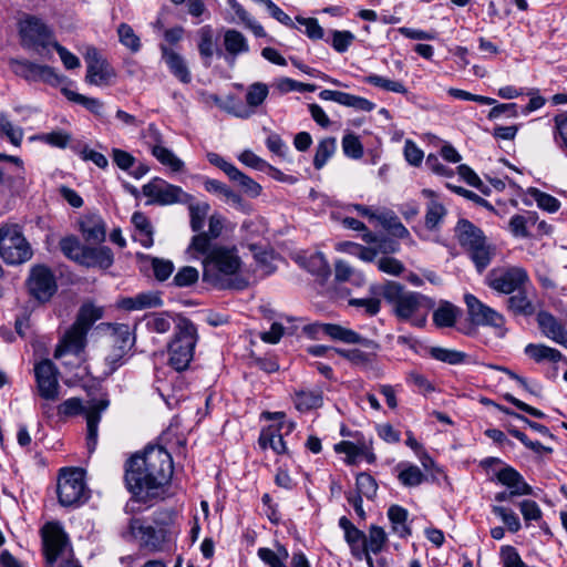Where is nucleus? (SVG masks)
<instances>
[{
    "instance_id": "obj_1",
    "label": "nucleus",
    "mask_w": 567,
    "mask_h": 567,
    "mask_svg": "<svg viewBox=\"0 0 567 567\" xmlns=\"http://www.w3.org/2000/svg\"><path fill=\"white\" fill-rule=\"evenodd\" d=\"M202 262L203 280L217 289L243 290L249 285L236 246L215 245Z\"/></svg>"
},
{
    "instance_id": "obj_2",
    "label": "nucleus",
    "mask_w": 567,
    "mask_h": 567,
    "mask_svg": "<svg viewBox=\"0 0 567 567\" xmlns=\"http://www.w3.org/2000/svg\"><path fill=\"white\" fill-rule=\"evenodd\" d=\"M383 297L393 305L395 316L412 326L424 327L433 302L427 297L412 291H403V287L394 281L386 282L382 288Z\"/></svg>"
},
{
    "instance_id": "obj_3",
    "label": "nucleus",
    "mask_w": 567,
    "mask_h": 567,
    "mask_svg": "<svg viewBox=\"0 0 567 567\" xmlns=\"http://www.w3.org/2000/svg\"><path fill=\"white\" fill-rule=\"evenodd\" d=\"M148 474L147 484L164 485L173 474V462L171 454L162 446H148L143 453L133 455L128 461L130 482H141L138 475ZM135 485V483H132Z\"/></svg>"
},
{
    "instance_id": "obj_4",
    "label": "nucleus",
    "mask_w": 567,
    "mask_h": 567,
    "mask_svg": "<svg viewBox=\"0 0 567 567\" xmlns=\"http://www.w3.org/2000/svg\"><path fill=\"white\" fill-rule=\"evenodd\" d=\"M198 341L197 328L187 318H179L167 344L168 364L177 372L188 368Z\"/></svg>"
},
{
    "instance_id": "obj_5",
    "label": "nucleus",
    "mask_w": 567,
    "mask_h": 567,
    "mask_svg": "<svg viewBox=\"0 0 567 567\" xmlns=\"http://www.w3.org/2000/svg\"><path fill=\"white\" fill-rule=\"evenodd\" d=\"M105 399H92L85 404L78 398H70L58 406V413L63 416L84 415L86 420V445L93 452L97 444V430L101 414L107 409Z\"/></svg>"
},
{
    "instance_id": "obj_6",
    "label": "nucleus",
    "mask_w": 567,
    "mask_h": 567,
    "mask_svg": "<svg viewBox=\"0 0 567 567\" xmlns=\"http://www.w3.org/2000/svg\"><path fill=\"white\" fill-rule=\"evenodd\" d=\"M455 231L458 243L467 250L476 269L482 272L495 256V247L488 244L483 231L468 220H460Z\"/></svg>"
},
{
    "instance_id": "obj_7",
    "label": "nucleus",
    "mask_w": 567,
    "mask_h": 567,
    "mask_svg": "<svg viewBox=\"0 0 567 567\" xmlns=\"http://www.w3.org/2000/svg\"><path fill=\"white\" fill-rule=\"evenodd\" d=\"M33 255L32 248L17 224L0 226V257L7 265L27 262Z\"/></svg>"
},
{
    "instance_id": "obj_8",
    "label": "nucleus",
    "mask_w": 567,
    "mask_h": 567,
    "mask_svg": "<svg viewBox=\"0 0 567 567\" xmlns=\"http://www.w3.org/2000/svg\"><path fill=\"white\" fill-rule=\"evenodd\" d=\"M485 281L492 290L503 295H512L518 289L530 286L529 275L520 266L494 268L487 274Z\"/></svg>"
},
{
    "instance_id": "obj_9",
    "label": "nucleus",
    "mask_w": 567,
    "mask_h": 567,
    "mask_svg": "<svg viewBox=\"0 0 567 567\" xmlns=\"http://www.w3.org/2000/svg\"><path fill=\"white\" fill-rule=\"evenodd\" d=\"M58 496L62 506H79L89 495L81 468H63L58 480Z\"/></svg>"
},
{
    "instance_id": "obj_10",
    "label": "nucleus",
    "mask_w": 567,
    "mask_h": 567,
    "mask_svg": "<svg viewBox=\"0 0 567 567\" xmlns=\"http://www.w3.org/2000/svg\"><path fill=\"white\" fill-rule=\"evenodd\" d=\"M43 542L47 558L50 563L61 560L60 567H81L72 559L71 547L65 533L58 523H48L43 527Z\"/></svg>"
},
{
    "instance_id": "obj_11",
    "label": "nucleus",
    "mask_w": 567,
    "mask_h": 567,
    "mask_svg": "<svg viewBox=\"0 0 567 567\" xmlns=\"http://www.w3.org/2000/svg\"><path fill=\"white\" fill-rule=\"evenodd\" d=\"M19 31L23 47L32 49L40 55L52 44V37L47 25L38 18L27 16L19 22Z\"/></svg>"
},
{
    "instance_id": "obj_12",
    "label": "nucleus",
    "mask_w": 567,
    "mask_h": 567,
    "mask_svg": "<svg viewBox=\"0 0 567 567\" xmlns=\"http://www.w3.org/2000/svg\"><path fill=\"white\" fill-rule=\"evenodd\" d=\"M112 348L105 357L106 373H113L126 362V355L135 343V337L127 324H117L111 334Z\"/></svg>"
},
{
    "instance_id": "obj_13",
    "label": "nucleus",
    "mask_w": 567,
    "mask_h": 567,
    "mask_svg": "<svg viewBox=\"0 0 567 567\" xmlns=\"http://www.w3.org/2000/svg\"><path fill=\"white\" fill-rule=\"evenodd\" d=\"M10 66L16 75L28 82H44L51 86H58L65 80L53 68L28 60H12Z\"/></svg>"
},
{
    "instance_id": "obj_14",
    "label": "nucleus",
    "mask_w": 567,
    "mask_h": 567,
    "mask_svg": "<svg viewBox=\"0 0 567 567\" xmlns=\"http://www.w3.org/2000/svg\"><path fill=\"white\" fill-rule=\"evenodd\" d=\"M38 394L47 402L59 399L60 383L59 372L54 363L49 359L38 361L33 367Z\"/></svg>"
},
{
    "instance_id": "obj_15",
    "label": "nucleus",
    "mask_w": 567,
    "mask_h": 567,
    "mask_svg": "<svg viewBox=\"0 0 567 567\" xmlns=\"http://www.w3.org/2000/svg\"><path fill=\"white\" fill-rule=\"evenodd\" d=\"M27 287L29 293L39 302L49 301L58 290L53 272L43 265H37L30 269Z\"/></svg>"
},
{
    "instance_id": "obj_16",
    "label": "nucleus",
    "mask_w": 567,
    "mask_h": 567,
    "mask_svg": "<svg viewBox=\"0 0 567 567\" xmlns=\"http://www.w3.org/2000/svg\"><path fill=\"white\" fill-rule=\"evenodd\" d=\"M305 332L312 339L320 340L323 336L329 337L332 340L341 341L349 344H372L371 341L362 338L354 330L348 329L340 324L333 323H311L303 328Z\"/></svg>"
},
{
    "instance_id": "obj_17",
    "label": "nucleus",
    "mask_w": 567,
    "mask_h": 567,
    "mask_svg": "<svg viewBox=\"0 0 567 567\" xmlns=\"http://www.w3.org/2000/svg\"><path fill=\"white\" fill-rule=\"evenodd\" d=\"M143 194L150 198V203L159 205H172L190 198L179 186L169 184L158 177L143 186Z\"/></svg>"
},
{
    "instance_id": "obj_18",
    "label": "nucleus",
    "mask_w": 567,
    "mask_h": 567,
    "mask_svg": "<svg viewBox=\"0 0 567 567\" xmlns=\"http://www.w3.org/2000/svg\"><path fill=\"white\" fill-rule=\"evenodd\" d=\"M86 63L85 81L95 86H109L116 76L115 70L102 59L96 49L89 48L84 55Z\"/></svg>"
},
{
    "instance_id": "obj_19",
    "label": "nucleus",
    "mask_w": 567,
    "mask_h": 567,
    "mask_svg": "<svg viewBox=\"0 0 567 567\" xmlns=\"http://www.w3.org/2000/svg\"><path fill=\"white\" fill-rule=\"evenodd\" d=\"M464 302L467 308L470 320L473 324L493 327L495 329L503 330L505 318L501 312L483 303L472 293H466L464 296Z\"/></svg>"
},
{
    "instance_id": "obj_20",
    "label": "nucleus",
    "mask_w": 567,
    "mask_h": 567,
    "mask_svg": "<svg viewBox=\"0 0 567 567\" xmlns=\"http://www.w3.org/2000/svg\"><path fill=\"white\" fill-rule=\"evenodd\" d=\"M131 535L140 542L141 547L151 550H163L165 544L169 540V534L166 528H154L151 525H144L141 519H131Z\"/></svg>"
},
{
    "instance_id": "obj_21",
    "label": "nucleus",
    "mask_w": 567,
    "mask_h": 567,
    "mask_svg": "<svg viewBox=\"0 0 567 567\" xmlns=\"http://www.w3.org/2000/svg\"><path fill=\"white\" fill-rule=\"evenodd\" d=\"M223 45L225 52L217 51V54L223 56L229 65L235 64L238 55L245 54L249 51V44L246 37L235 29L225 30Z\"/></svg>"
},
{
    "instance_id": "obj_22",
    "label": "nucleus",
    "mask_w": 567,
    "mask_h": 567,
    "mask_svg": "<svg viewBox=\"0 0 567 567\" xmlns=\"http://www.w3.org/2000/svg\"><path fill=\"white\" fill-rule=\"evenodd\" d=\"M87 332L74 323L58 344L54 357L60 359L65 354H80L85 347Z\"/></svg>"
},
{
    "instance_id": "obj_23",
    "label": "nucleus",
    "mask_w": 567,
    "mask_h": 567,
    "mask_svg": "<svg viewBox=\"0 0 567 567\" xmlns=\"http://www.w3.org/2000/svg\"><path fill=\"white\" fill-rule=\"evenodd\" d=\"M495 476L501 485L511 491V494H516L518 496L533 494V487L525 481L518 471L509 465L501 468Z\"/></svg>"
},
{
    "instance_id": "obj_24",
    "label": "nucleus",
    "mask_w": 567,
    "mask_h": 567,
    "mask_svg": "<svg viewBox=\"0 0 567 567\" xmlns=\"http://www.w3.org/2000/svg\"><path fill=\"white\" fill-rule=\"evenodd\" d=\"M159 50L162 60L167 65L169 72L182 83L188 84L192 81V74L184 58L165 43L159 44Z\"/></svg>"
},
{
    "instance_id": "obj_25",
    "label": "nucleus",
    "mask_w": 567,
    "mask_h": 567,
    "mask_svg": "<svg viewBox=\"0 0 567 567\" xmlns=\"http://www.w3.org/2000/svg\"><path fill=\"white\" fill-rule=\"evenodd\" d=\"M537 323L545 337L567 349V330L551 313L538 312Z\"/></svg>"
},
{
    "instance_id": "obj_26",
    "label": "nucleus",
    "mask_w": 567,
    "mask_h": 567,
    "mask_svg": "<svg viewBox=\"0 0 567 567\" xmlns=\"http://www.w3.org/2000/svg\"><path fill=\"white\" fill-rule=\"evenodd\" d=\"M162 305L163 300L159 293L154 291L141 292L134 297H125L117 301L118 308L126 311L157 308Z\"/></svg>"
},
{
    "instance_id": "obj_27",
    "label": "nucleus",
    "mask_w": 567,
    "mask_h": 567,
    "mask_svg": "<svg viewBox=\"0 0 567 567\" xmlns=\"http://www.w3.org/2000/svg\"><path fill=\"white\" fill-rule=\"evenodd\" d=\"M204 188L216 196H218L226 204L234 206L237 209L245 210L246 203L243 197L234 192L226 184L217 179H206L204 182Z\"/></svg>"
},
{
    "instance_id": "obj_28",
    "label": "nucleus",
    "mask_w": 567,
    "mask_h": 567,
    "mask_svg": "<svg viewBox=\"0 0 567 567\" xmlns=\"http://www.w3.org/2000/svg\"><path fill=\"white\" fill-rule=\"evenodd\" d=\"M506 308L515 316H533L535 313V306L528 296L527 287L512 293L506 301Z\"/></svg>"
},
{
    "instance_id": "obj_29",
    "label": "nucleus",
    "mask_w": 567,
    "mask_h": 567,
    "mask_svg": "<svg viewBox=\"0 0 567 567\" xmlns=\"http://www.w3.org/2000/svg\"><path fill=\"white\" fill-rule=\"evenodd\" d=\"M422 194L430 198L426 206L425 226L429 229H437L446 216V208L437 200L435 193L431 189H423Z\"/></svg>"
},
{
    "instance_id": "obj_30",
    "label": "nucleus",
    "mask_w": 567,
    "mask_h": 567,
    "mask_svg": "<svg viewBox=\"0 0 567 567\" xmlns=\"http://www.w3.org/2000/svg\"><path fill=\"white\" fill-rule=\"evenodd\" d=\"M80 228L86 240L100 243L105 238V226L97 214L84 215L80 220Z\"/></svg>"
},
{
    "instance_id": "obj_31",
    "label": "nucleus",
    "mask_w": 567,
    "mask_h": 567,
    "mask_svg": "<svg viewBox=\"0 0 567 567\" xmlns=\"http://www.w3.org/2000/svg\"><path fill=\"white\" fill-rule=\"evenodd\" d=\"M386 540L388 536L382 527L373 525L369 528V535H365L363 556L370 567L373 565L370 554H379L386 544Z\"/></svg>"
},
{
    "instance_id": "obj_32",
    "label": "nucleus",
    "mask_w": 567,
    "mask_h": 567,
    "mask_svg": "<svg viewBox=\"0 0 567 567\" xmlns=\"http://www.w3.org/2000/svg\"><path fill=\"white\" fill-rule=\"evenodd\" d=\"M394 472L399 482L405 487H415L423 483L425 480L424 473L421 468L409 462H400L395 465Z\"/></svg>"
},
{
    "instance_id": "obj_33",
    "label": "nucleus",
    "mask_w": 567,
    "mask_h": 567,
    "mask_svg": "<svg viewBox=\"0 0 567 567\" xmlns=\"http://www.w3.org/2000/svg\"><path fill=\"white\" fill-rule=\"evenodd\" d=\"M80 264L87 267H100L106 269L113 264V255L111 249L107 247H85Z\"/></svg>"
},
{
    "instance_id": "obj_34",
    "label": "nucleus",
    "mask_w": 567,
    "mask_h": 567,
    "mask_svg": "<svg viewBox=\"0 0 567 567\" xmlns=\"http://www.w3.org/2000/svg\"><path fill=\"white\" fill-rule=\"evenodd\" d=\"M409 513L405 508L399 505H392L388 509V517L391 522L392 532L401 538L411 535V528L408 525Z\"/></svg>"
},
{
    "instance_id": "obj_35",
    "label": "nucleus",
    "mask_w": 567,
    "mask_h": 567,
    "mask_svg": "<svg viewBox=\"0 0 567 567\" xmlns=\"http://www.w3.org/2000/svg\"><path fill=\"white\" fill-rule=\"evenodd\" d=\"M525 353L537 363L551 362L556 363L563 360L564 355L560 351L545 344L529 343L525 347Z\"/></svg>"
},
{
    "instance_id": "obj_36",
    "label": "nucleus",
    "mask_w": 567,
    "mask_h": 567,
    "mask_svg": "<svg viewBox=\"0 0 567 567\" xmlns=\"http://www.w3.org/2000/svg\"><path fill=\"white\" fill-rule=\"evenodd\" d=\"M295 406L300 412L319 409L323 403L322 392L319 390H302L295 394Z\"/></svg>"
},
{
    "instance_id": "obj_37",
    "label": "nucleus",
    "mask_w": 567,
    "mask_h": 567,
    "mask_svg": "<svg viewBox=\"0 0 567 567\" xmlns=\"http://www.w3.org/2000/svg\"><path fill=\"white\" fill-rule=\"evenodd\" d=\"M334 276L338 281L349 282L357 287H361L365 282L364 275L342 259L336 260Z\"/></svg>"
},
{
    "instance_id": "obj_38",
    "label": "nucleus",
    "mask_w": 567,
    "mask_h": 567,
    "mask_svg": "<svg viewBox=\"0 0 567 567\" xmlns=\"http://www.w3.org/2000/svg\"><path fill=\"white\" fill-rule=\"evenodd\" d=\"M142 480L141 482H134L136 484L132 485V482H130L128 478V464L126 465L125 470V483L127 489L132 493L134 497L141 501H146L150 496H153L156 491L159 488L157 484H147L148 483V474L144 472L143 474L138 475Z\"/></svg>"
},
{
    "instance_id": "obj_39",
    "label": "nucleus",
    "mask_w": 567,
    "mask_h": 567,
    "mask_svg": "<svg viewBox=\"0 0 567 567\" xmlns=\"http://www.w3.org/2000/svg\"><path fill=\"white\" fill-rule=\"evenodd\" d=\"M0 135L16 147L21 146L24 135L23 128L14 125L9 114L4 111H0Z\"/></svg>"
},
{
    "instance_id": "obj_40",
    "label": "nucleus",
    "mask_w": 567,
    "mask_h": 567,
    "mask_svg": "<svg viewBox=\"0 0 567 567\" xmlns=\"http://www.w3.org/2000/svg\"><path fill=\"white\" fill-rule=\"evenodd\" d=\"M259 444L262 449H271L277 454L287 452V446L280 430L269 426L261 431L259 436Z\"/></svg>"
},
{
    "instance_id": "obj_41",
    "label": "nucleus",
    "mask_w": 567,
    "mask_h": 567,
    "mask_svg": "<svg viewBox=\"0 0 567 567\" xmlns=\"http://www.w3.org/2000/svg\"><path fill=\"white\" fill-rule=\"evenodd\" d=\"M334 249L339 252H344L358 257L360 260L365 262L373 261L378 255L377 249L364 247L353 241H339L336 244Z\"/></svg>"
},
{
    "instance_id": "obj_42",
    "label": "nucleus",
    "mask_w": 567,
    "mask_h": 567,
    "mask_svg": "<svg viewBox=\"0 0 567 567\" xmlns=\"http://www.w3.org/2000/svg\"><path fill=\"white\" fill-rule=\"evenodd\" d=\"M152 155L173 173H179L185 167V163L173 151L163 145H154Z\"/></svg>"
},
{
    "instance_id": "obj_43",
    "label": "nucleus",
    "mask_w": 567,
    "mask_h": 567,
    "mask_svg": "<svg viewBox=\"0 0 567 567\" xmlns=\"http://www.w3.org/2000/svg\"><path fill=\"white\" fill-rule=\"evenodd\" d=\"M62 93L69 101L82 105L94 115H103L104 105L99 99L85 96L66 87L62 89Z\"/></svg>"
},
{
    "instance_id": "obj_44",
    "label": "nucleus",
    "mask_w": 567,
    "mask_h": 567,
    "mask_svg": "<svg viewBox=\"0 0 567 567\" xmlns=\"http://www.w3.org/2000/svg\"><path fill=\"white\" fill-rule=\"evenodd\" d=\"M258 558L268 567H287L286 560L289 557L288 550L284 546H278L276 550L267 547H260L257 550Z\"/></svg>"
},
{
    "instance_id": "obj_45",
    "label": "nucleus",
    "mask_w": 567,
    "mask_h": 567,
    "mask_svg": "<svg viewBox=\"0 0 567 567\" xmlns=\"http://www.w3.org/2000/svg\"><path fill=\"white\" fill-rule=\"evenodd\" d=\"M212 249L209 238L206 234L199 233L195 235L187 249L185 250L187 260H198L205 258L208 251Z\"/></svg>"
},
{
    "instance_id": "obj_46",
    "label": "nucleus",
    "mask_w": 567,
    "mask_h": 567,
    "mask_svg": "<svg viewBox=\"0 0 567 567\" xmlns=\"http://www.w3.org/2000/svg\"><path fill=\"white\" fill-rule=\"evenodd\" d=\"M132 223L138 231L135 238L144 247H151L153 245V231L148 218L143 213L136 212L132 216Z\"/></svg>"
},
{
    "instance_id": "obj_47",
    "label": "nucleus",
    "mask_w": 567,
    "mask_h": 567,
    "mask_svg": "<svg viewBox=\"0 0 567 567\" xmlns=\"http://www.w3.org/2000/svg\"><path fill=\"white\" fill-rule=\"evenodd\" d=\"M458 315V308L450 302H442L433 312V321L439 328L452 327L454 326Z\"/></svg>"
},
{
    "instance_id": "obj_48",
    "label": "nucleus",
    "mask_w": 567,
    "mask_h": 567,
    "mask_svg": "<svg viewBox=\"0 0 567 567\" xmlns=\"http://www.w3.org/2000/svg\"><path fill=\"white\" fill-rule=\"evenodd\" d=\"M210 206L206 202H190L188 205L190 227L193 231H200L205 226Z\"/></svg>"
},
{
    "instance_id": "obj_49",
    "label": "nucleus",
    "mask_w": 567,
    "mask_h": 567,
    "mask_svg": "<svg viewBox=\"0 0 567 567\" xmlns=\"http://www.w3.org/2000/svg\"><path fill=\"white\" fill-rule=\"evenodd\" d=\"M103 317V309L93 303H84L78 315L75 324L89 331L94 322Z\"/></svg>"
},
{
    "instance_id": "obj_50",
    "label": "nucleus",
    "mask_w": 567,
    "mask_h": 567,
    "mask_svg": "<svg viewBox=\"0 0 567 567\" xmlns=\"http://www.w3.org/2000/svg\"><path fill=\"white\" fill-rule=\"evenodd\" d=\"M364 82L373 85L375 87H380L388 92L393 93H400V94H406L408 89L405 85L400 81L390 80L388 78L378 75V74H370L364 78Z\"/></svg>"
},
{
    "instance_id": "obj_51",
    "label": "nucleus",
    "mask_w": 567,
    "mask_h": 567,
    "mask_svg": "<svg viewBox=\"0 0 567 567\" xmlns=\"http://www.w3.org/2000/svg\"><path fill=\"white\" fill-rule=\"evenodd\" d=\"M430 354L437 361H442L453 365L464 363L467 358V355L464 352L441 347L431 348Z\"/></svg>"
},
{
    "instance_id": "obj_52",
    "label": "nucleus",
    "mask_w": 567,
    "mask_h": 567,
    "mask_svg": "<svg viewBox=\"0 0 567 567\" xmlns=\"http://www.w3.org/2000/svg\"><path fill=\"white\" fill-rule=\"evenodd\" d=\"M117 35L120 43L133 53H136L141 50V39L130 24L121 23L117 27Z\"/></svg>"
},
{
    "instance_id": "obj_53",
    "label": "nucleus",
    "mask_w": 567,
    "mask_h": 567,
    "mask_svg": "<svg viewBox=\"0 0 567 567\" xmlns=\"http://www.w3.org/2000/svg\"><path fill=\"white\" fill-rule=\"evenodd\" d=\"M198 37H199L198 50H199L200 55L204 59H210L214 55V53L215 52L217 53V51H218V50H216V45L214 42V32H213L212 27L205 25V27L200 28L198 30Z\"/></svg>"
},
{
    "instance_id": "obj_54",
    "label": "nucleus",
    "mask_w": 567,
    "mask_h": 567,
    "mask_svg": "<svg viewBox=\"0 0 567 567\" xmlns=\"http://www.w3.org/2000/svg\"><path fill=\"white\" fill-rule=\"evenodd\" d=\"M336 151V140L328 137L319 142L313 158V165L317 169H321Z\"/></svg>"
},
{
    "instance_id": "obj_55",
    "label": "nucleus",
    "mask_w": 567,
    "mask_h": 567,
    "mask_svg": "<svg viewBox=\"0 0 567 567\" xmlns=\"http://www.w3.org/2000/svg\"><path fill=\"white\" fill-rule=\"evenodd\" d=\"M30 141H39L53 147L65 148L71 141V135L64 131H53L33 135Z\"/></svg>"
},
{
    "instance_id": "obj_56",
    "label": "nucleus",
    "mask_w": 567,
    "mask_h": 567,
    "mask_svg": "<svg viewBox=\"0 0 567 567\" xmlns=\"http://www.w3.org/2000/svg\"><path fill=\"white\" fill-rule=\"evenodd\" d=\"M269 94V87L261 82L252 83L248 86L246 93V103L249 107L255 110L260 106Z\"/></svg>"
},
{
    "instance_id": "obj_57",
    "label": "nucleus",
    "mask_w": 567,
    "mask_h": 567,
    "mask_svg": "<svg viewBox=\"0 0 567 567\" xmlns=\"http://www.w3.org/2000/svg\"><path fill=\"white\" fill-rule=\"evenodd\" d=\"M363 441H358V443L341 441L334 445V451L339 454H346V462L348 464H355L361 456Z\"/></svg>"
},
{
    "instance_id": "obj_58",
    "label": "nucleus",
    "mask_w": 567,
    "mask_h": 567,
    "mask_svg": "<svg viewBox=\"0 0 567 567\" xmlns=\"http://www.w3.org/2000/svg\"><path fill=\"white\" fill-rule=\"evenodd\" d=\"M256 261V269L259 276H268L276 270V257L271 251L258 250L254 254Z\"/></svg>"
},
{
    "instance_id": "obj_59",
    "label": "nucleus",
    "mask_w": 567,
    "mask_h": 567,
    "mask_svg": "<svg viewBox=\"0 0 567 567\" xmlns=\"http://www.w3.org/2000/svg\"><path fill=\"white\" fill-rule=\"evenodd\" d=\"M492 512L502 519L509 532L516 533L520 529L519 517L513 509L505 506L493 505Z\"/></svg>"
},
{
    "instance_id": "obj_60",
    "label": "nucleus",
    "mask_w": 567,
    "mask_h": 567,
    "mask_svg": "<svg viewBox=\"0 0 567 567\" xmlns=\"http://www.w3.org/2000/svg\"><path fill=\"white\" fill-rule=\"evenodd\" d=\"M173 319L165 312L152 313L146 318V327L151 332L166 333L172 328Z\"/></svg>"
},
{
    "instance_id": "obj_61",
    "label": "nucleus",
    "mask_w": 567,
    "mask_h": 567,
    "mask_svg": "<svg viewBox=\"0 0 567 567\" xmlns=\"http://www.w3.org/2000/svg\"><path fill=\"white\" fill-rule=\"evenodd\" d=\"M229 179L236 182L249 197L255 198L261 194V186L239 169H237Z\"/></svg>"
},
{
    "instance_id": "obj_62",
    "label": "nucleus",
    "mask_w": 567,
    "mask_h": 567,
    "mask_svg": "<svg viewBox=\"0 0 567 567\" xmlns=\"http://www.w3.org/2000/svg\"><path fill=\"white\" fill-rule=\"evenodd\" d=\"M357 494L368 499H372L377 495L378 484L375 480L368 473H360L355 478Z\"/></svg>"
},
{
    "instance_id": "obj_63",
    "label": "nucleus",
    "mask_w": 567,
    "mask_h": 567,
    "mask_svg": "<svg viewBox=\"0 0 567 567\" xmlns=\"http://www.w3.org/2000/svg\"><path fill=\"white\" fill-rule=\"evenodd\" d=\"M344 539L350 546L354 557L362 558L364 553L365 534L355 526L344 534Z\"/></svg>"
},
{
    "instance_id": "obj_64",
    "label": "nucleus",
    "mask_w": 567,
    "mask_h": 567,
    "mask_svg": "<svg viewBox=\"0 0 567 567\" xmlns=\"http://www.w3.org/2000/svg\"><path fill=\"white\" fill-rule=\"evenodd\" d=\"M529 194L536 202L537 206L543 210L556 213L560 207V202L547 193L533 188Z\"/></svg>"
}]
</instances>
